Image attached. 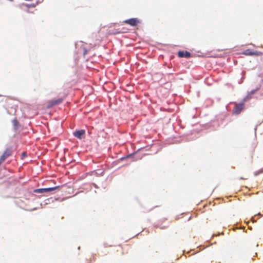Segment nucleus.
I'll return each instance as SVG.
<instances>
[{
  "label": "nucleus",
  "instance_id": "obj_1",
  "mask_svg": "<svg viewBox=\"0 0 263 263\" xmlns=\"http://www.w3.org/2000/svg\"><path fill=\"white\" fill-rule=\"evenodd\" d=\"M13 151L11 148H7L0 158V165L9 157L12 155Z\"/></svg>",
  "mask_w": 263,
  "mask_h": 263
},
{
  "label": "nucleus",
  "instance_id": "obj_2",
  "mask_svg": "<svg viewBox=\"0 0 263 263\" xmlns=\"http://www.w3.org/2000/svg\"><path fill=\"white\" fill-rule=\"evenodd\" d=\"M123 23L129 25L131 26L135 27L141 23V21L137 18H132L125 20Z\"/></svg>",
  "mask_w": 263,
  "mask_h": 263
},
{
  "label": "nucleus",
  "instance_id": "obj_3",
  "mask_svg": "<svg viewBox=\"0 0 263 263\" xmlns=\"http://www.w3.org/2000/svg\"><path fill=\"white\" fill-rule=\"evenodd\" d=\"M60 187L59 186H57L53 187H48V188H43V189H38L34 190V192L36 193H44L49 192L53 191Z\"/></svg>",
  "mask_w": 263,
  "mask_h": 263
},
{
  "label": "nucleus",
  "instance_id": "obj_4",
  "mask_svg": "<svg viewBox=\"0 0 263 263\" xmlns=\"http://www.w3.org/2000/svg\"><path fill=\"white\" fill-rule=\"evenodd\" d=\"M244 108V103H240L239 104H236L233 109V114L238 115L240 114L241 111Z\"/></svg>",
  "mask_w": 263,
  "mask_h": 263
},
{
  "label": "nucleus",
  "instance_id": "obj_5",
  "mask_svg": "<svg viewBox=\"0 0 263 263\" xmlns=\"http://www.w3.org/2000/svg\"><path fill=\"white\" fill-rule=\"evenodd\" d=\"M62 100H55L54 101H51L48 102L46 106L47 108H50L53 106L58 105L62 102Z\"/></svg>",
  "mask_w": 263,
  "mask_h": 263
},
{
  "label": "nucleus",
  "instance_id": "obj_6",
  "mask_svg": "<svg viewBox=\"0 0 263 263\" xmlns=\"http://www.w3.org/2000/svg\"><path fill=\"white\" fill-rule=\"evenodd\" d=\"M85 133V132L84 130L81 129V130H77V131H76L75 132H74L73 135L76 137L81 139H82V136H83L84 135Z\"/></svg>",
  "mask_w": 263,
  "mask_h": 263
},
{
  "label": "nucleus",
  "instance_id": "obj_7",
  "mask_svg": "<svg viewBox=\"0 0 263 263\" xmlns=\"http://www.w3.org/2000/svg\"><path fill=\"white\" fill-rule=\"evenodd\" d=\"M242 54L246 55H258V53L257 51H252L251 49H248L243 51Z\"/></svg>",
  "mask_w": 263,
  "mask_h": 263
},
{
  "label": "nucleus",
  "instance_id": "obj_8",
  "mask_svg": "<svg viewBox=\"0 0 263 263\" xmlns=\"http://www.w3.org/2000/svg\"><path fill=\"white\" fill-rule=\"evenodd\" d=\"M178 56L180 58L185 57L189 58L191 56V53L187 51H179L178 52Z\"/></svg>",
  "mask_w": 263,
  "mask_h": 263
},
{
  "label": "nucleus",
  "instance_id": "obj_9",
  "mask_svg": "<svg viewBox=\"0 0 263 263\" xmlns=\"http://www.w3.org/2000/svg\"><path fill=\"white\" fill-rule=\"evenodd\" d=\"M24 6L26 7V9H25V10L27 12V13H32L33 12L32 11H30L29 10V8L30 7H31V5H25Z\"/></svg>",
  "mask_w": 263,
  "mask_h": 263
},
{
  "label": "nucleus",
  "instance_id": "obj_10",
  "mask_svg": "<svg viewBox=\"0 0 263 263\" xmlns=\"http://www.w3.org/2000/svg\"><path fill=\"white\" fill-rule=\"evenodd\" d=\"M260 173H263V168L259 170L258 171L255 172L254 174L255 176L259 175Z\"/></svg>",
  "mask_w": 263,
  "mask_h": 263
},
{
  "label": "nucleus",
  "instance_id": "obj_11",
  "mask_svg": "<svg viewBox=\"0 0 263 263\" xmlns=\"http://www.w3.org/2000/svg\"><path fill=\"white\" fill-rule=\"evenodd\" d=\"M13 123L14 125L16 126L18 124V122L16 119L13 120Z\"/></svg>",
  "mask_w": 263,
  "mask_h": 263
},
{
  "label": "nucleus",
  "instance_id": "obj_12",
  "mask_svg": "<svg viewBox=\"0 0 263 263\" xmlns=\"http://www.w3.org/2000/svg\"><path fill=\"white\" fill-rule=\"evenodd\" d=\"M26 156H27V153L26 152L22 153V158L26 157Z\"/></svg>",
  "mask_w": 263,
  "mask_h": 263
},
{
  "label": "nucleus",
  "instance_id": "obj_13",
  "mask_svg": "<svg viewBox=\"0 0 263 263\" xmlns=\"http://www.w3.org/2000/svg\"><path fill=\"white\" fill-rule=\"evenodd\" d=\"M9 1L12 2L13 0H9Z\"/></svg>",
  "mask_w": 263,
  "mask_h": 263
}]
</instances>
